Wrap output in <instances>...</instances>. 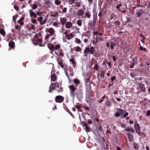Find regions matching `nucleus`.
I'll list each match as a JSON object with an SVG mask.
<instances>
[{
	"mask_svg": "<svg viewBox=\"0 0 150 150\" xmlns=\"http://www.w3.org/2000/svg\"><path fill=\"white\" fill-rule=\"evenodd\" d=\"M58 63L59 65L62 68H63L64 67V65L63 62H58Z\"/></svg>",
	"mask_w": 150,
	"mask_h": 150,
	"instance_id": "nucleus-27",
	"label": "nucleus"
},
{
	"mask_svg": "<svg viewBox=\"0 0 150 150\" xmlns=\"http://www.w3.org/2000/svg\"><path fill=\"white\" fill-rule=\"evenodd\" d=\"M14 8L16 10L18 11L19 10V8L18 7L16 6L15 5L14 6Z\"/></svg>",
	"mask_w": 150,
	"mask_h": 150,
	"instance_id": "nucleus-63",
	"label": "nucleus"
},
{
	"mask_svg": "<svg viewBox=\"0 0 150 150\" xmlns=\"http://www.w3.org/2000/svg\"><path fill=\"white\" fill-rule=\"evenodd\" d=\"M138 57H134L132 59V63L133 64H136L137 63Z\"/></svg>",
	"mask_w": 150,
	"mask_h": 150,
	"instance_id": "nucleus-13",
	"label": "nucleus"
},
{
	"mask_svg": "<svg viewBox=\"0 0 150 150\" xmlns=\"http://www.w3.org/2000/svg\"><path fill=\"white\" fill-rule=\"evenodd\" d=\"M43 19V18L42 16L38 17V20L39 22H41Z\"/></svg>",
	"mask_w": 150,
	"mask_h": 150,
	"instance_id": "nucleus-46",
	"label": "nucleus"
},
{
	"mask_svg": "<svg viewBox=\"0 0 150 150\" xmlns=\"http://www.w3.org/2000/svg\"><path fill=\"white\" fill-rule=\"evenodd\" d=\"M75 49H76L75 51L76 52H79L82 50L81 48L79 46L76 47Z\"/></svg>",
	"mask_w": 150,
	"mask_h": 150,
	"instance_id": "nucleus-22",
	"label": "nucleus"
},
{
	"mask_svg": "<svg viewBox=\"0 0 150 150\" xmlns=\"http://www.w3.org/2000/svg\"><path fill=\"white\" fill-rule=\"evenodd\" d=\"M138 85L140 90L142 92H144L145 90V88L144 85L142 83H139Z\"/></svg>",
	"mask_w": 150,
	"mask_h": 150,
	"instance_id": "nucleus-10",
	"label": "nucleus"
},
{
	"mask_svg": "<svg viewBox=\"0 0 150 150\" xmlns=\"http://www.w3.org/2000/svg\"><path fill=\"white\" fill-rule=\"evenodd\" d=\"M64 69V71H65V73L66 74L67 76L68 79H69V75L68 74V72L67 71V70H66L65 69Z\"/></svg>",
	"mask_w": 150,
	"mask_h": 150,
	"instance_id": "nucleus-42",
	"label": "nucleus"
},
{
	"mask_svg": "<svg viewBox=\"0 0 150 150\" xmlns=\"http://www.w3.org/2000/svg\"><path fill=\"white\" fill-rule=\"evenodd\" d=\"M67 21V19L65 17L60 18V22L62 25H64Z\"/></svg>",
	"mask_w": 150,
	"mask_h": 150,
	"instance_id": "nucleus-8",
	"label": "nucleus"
},
{
	"mask_svg": "<svg viewBox=\"0 0 150 150\" xmlns=\"http://www.w3.org/2000/svg\"><path fill=\"white\" fill-rule=\"evenodd\" d=\"M64 100V97L61 96H58L55 98V101L57 103L62 102Z\"/></svg>",
	"mask_w": 150,
	"mask_h": 150,
	"instance_id": "nucleus-4",
	"label": "nucleus"
},
{
	"mask_svg": "<svg viewBox=\"0 0 150 150\" xmlns=\"http://www.w3.org/2000/svg\"><path fill=\"white\" fill-rule=\"evenodd\" d=\"M126 134L127 136L129 141L130 142H132L134 140L132 135L129 132L127 133Z\"/></svg>",
	"mask_w": 150,
	"mask_h": 150,
	"instance_id": "nucleus-6",
	"label": "nucleus"
},
{
	"mask_svg": "<svg viewBox=\"0 0 150 150\" xmlns=\"http://www.w3.org/2000/svg\"><path fill=\"white\" fill-rule=\"evenodd\" d=\"M75 39L76 40L75 41V42L76 43L79 44L81 42V41L80 39H78L77 38H76Z\"/></svg>",
	"mask_w": 150,
	"mask_h": 150,
	"instance_id": "nucleus-36",
	"label": "nucleus"
},
{
	"mask_svg": "<svg viewBox=\"0 0 150 150\" xmlns=\"http://www.w3.org/2000/svg\"><path fill=\"white\" fill-rule=\"evenodd\" d=\"M111 48L112 49H114V46H115L116 44L114 42L113 43L112 42H111Z\"/></svg>",
	"mask_w": 150,
	"mask_h": 150,
	"instance_id": "nucleus-38",
	"label": "nucleus"
},
{
	"mask_svg": "<svg viewBox=\"0 0 150 150\" xmlns=\"http://www.w3.org/2000/svg\"><path fill=\"white\" fill-rule=\"evenodd\" d=\"M115 24L117 25H119L120 24V22L119 21H116L115 22Z\"/></svg>",
	"mask_w": 150,
	"mask_h": 150,
	"instance_id": "nucleus-48",
	"label": "nucleus"
},
{
	"mask_svg": "<svg viewBox=\"0 0 150 150\" xmlns=\"http://www.w3.org/2000/svg\"><path fill=\"white\" fill-rule=\"evenodd\" d=\"M60 48V45L59 44H57L55 45L54 47V50H59Z\"/></svg>",
	"mask_w": 150,
	"mask_h": 150,
	"instance_id": "nucleus-30",
	"label": "nucleus"
},
{
	"mask_svg": "<svg viewBox=\"0 0 150 150\" xmlns=\"http://www.w3.org/2000/svg\"><path fill=\"white\" fill-rule=\"evenodd\" d=\"M135 65H136V64H133V63H132V64H130V68H133Z\"/></svg>",
	"mask_w": 150,
	"mask_h": 150,
	"instance_id": "nucleus-58",
	"label": "nucleus"
},
{
	"mask_svg": "<svg viewBox=\"0 0 150 150\" xmlns=\"http://www.w3.org/2000/svg\"><path fill=\"white\" fill-rule=\"evenodd\" d=\"M126 18H127L126 23H128L130 21V18L128 17H126Z\"/></svg>",
	"mask_w": 150,
	"mask_h": 150,
	"instance_id": "nucleus-54",
	"label": "nucleus"
},
{
	"mask_svg": "<svg viewBox=\"0 0 150 150\" xmlns=\"http://www.w3.org/2000/svg\"><path fill=\"white\" fill-rule=\"evenodd\" d=\"M29 13L30 14V17H32L33 16L34 17V18H36L37 17V15L34 12L33 10L32 9H30L29 11Z\"/></svg>",
	"mask_w": 150,
	"mask_h": 150,
	"instance_id": "nucleus-7",
	"label": "nucleus"
},
{
	"mask_svg": "<svg viewBox=\"0 0 150 150\" xmlns=\"http://www.w3.org/2000/svg\"><path fill=\"white\" fill-rule=\"evenodd\" d=\"M46 32H48L51 34V35H52L54 34V31L52 28H50L48 31L47 30Z\"/></svg>",
	"mask_w": 150,
	"mask_h": 150,
	"instance_id": "nucleus-11",
	"label": "nucleus"
},
{
	"mask_svg": "<svg viewBox=\"0 0 150 150\" xmlns=\"http://www.w3.org/2000/svg\"><path fill=\"white\" fill-rule=\"evenodd\" d=\"M105 104L108 106H110L111 105V103L109 100H108L106 101Z\"/></svg>",
	"mask_w": 150,
	"mask_h": 150,
	"instance_id": "nucleus-35",
	"label": "nucleus"
},
{
	"mask_svg": "<svg viewBox=\"0 0 150 150\" xmlns=\"http://www.w3.org/2000/svg\"><path fill=\"white\" fill-rule=\"evenodd\" d=\"M120 115V113L118 112H116L115 114V116L116 117H119Z\"/></svg>",
	"mask_w": 150,
	"mask_h": 150,
	"instance_id": "nucleus-40",
	"label": "nucleus"
},
{
	"mask_svg": "<svg viewBox=\"0 0 150 150\" xmlns=\"http://www.w3.org/2000/svg\"><path fill=\"white\" fill-rule=\"evenodd\" d=\"M0 33L4 37L6 35V33L5 30L4 29H1L0 30Z\"/></svg>",
	"mask_w": 150,
	"mask_h": 150,
	"instance_id": "nucleus-18",
	"label": "nucleus"
},
{
	"mask_svg": "<svg viewBox=\"0 0 150 150\" xmlns=\"http://www.w3.org/2000/svg\"><path fill=\"white\" fill-rule=\"evenodd\" d=\"M84 127H85V129H86V132L89 130V128L88 127V125L86 123H84Z\"/></svg>",
	"mask_w": 150,
	"mask_h": 150,
	"instance_id": "nucleus-32",
	"label": "nucleus"
},
{
	"mask_svg": "<svg viewBox=\"0 0 150 150\" xmlns=\"http://www.w3.org/2000/svg\"><path fill=\"white\" fill-rule=\"evenodd\" d=\"M31 21L33 23H36L37 21H36V20L34 19H32L31 20Z\"/></svg>",
	"mask_w": 150,
	"mask_h": 150,
	"instance_id": "nucleus-59",
	"label": "nucleus"
},
{
	"mask_svg": "<svg viewBox=\"0 0 150 150\" xmlns=\"http://www.w3.org/2000/svg\"><path fill=\"white\" fill-rule=\"evenodd\" d=\"M93 20L90 21L88 24V25H90V26H94L96 23V20L95 18V15L94 13V8L93 9Z\"/></svg>",
	"mask_w": 150,
	"mask_h": 150,
	"instance_id": "nucleus-3",
	"label": "nucleus"
},
{
	"mask_svg": "<svg viewBox=\"0 0 150 150\" xmlns=\"http://www.w3.org/2000/svg\"><path fill=\"white\" fill-rule=\"evenodd\" d=\"M106 72V71L105 70L102 71L100 74V76L103 77H104V74Z\"/></svg>",
	"mask_w": 150,
	"mask_h": 150,
	"instance_id": "nucleus-26",
	"label": "nucleus"
},
{
	"mask_svg": "<svg viewBox=\"0 0 150 150\" xmlns=\"http://www.w3.org/2000/svg\"><path fill=\"white\" fill-rule=\"evenodd\" d=\"M74 0H69V5H71L74 3Z\"/></svg>",
	"mask_w": 150,
	"mask_h": 150,
	"instance_id": "nucleus-39",
	"label": "nucleus"
},
{
	"mask_svg": "<svg viewBox=\"0 0 150 150\" xmlns=\"http://www.w3.org/2000/svg\"><path fill=\"white\" fill-rule=\"evenodd\" d=\"M85 15L88 18H89L91 16V14L88 11L86 13H85Z\"/></svg>",
	"mask_w": 150,
	"mask_h": 150,
	"instance_id": "nucleus-31",
	"label": "nucleus"
},
{
	"mask_svg": "<svg viewBox=\"0 0 150 150\" xmlns=\"http://www.w3.org/2000/svg\"><path fill=\"white\" fill-rule=\"evenodd\" d=\"M146 115L148 116L150 115V110H148L146 112Z\"/></svg>",
	"mask_w": 150,
	"mask_h": 150,
	"instance_id": "nucleus-53",
	"label": "nucleus"
},
{
	"mask_svg": "<svg viewBox=\"0 0 150 150\" xmlns=\"http://www.w3.org/2000/svg\"><path fill=\"white\" fill-rule=\"evenodd\" d=\"M69 61L70 62H71L72 64H76V62L75 61L74 59V58L70 59L69 60Z\"/></svg>",
	"mask_w": 150,
	"mask_h": 150,
	"instance_id": "nucleus-28",
	"label": "nucleus"
},
{
	"mask_svg": "<svg viewBox=\"0 0 150 150\" xmlns=\"http://www.w3.org/2000/svg\"><path fill=\"white\" fill-rule=\"evenodd\" d=\"M66 37H67V38L69 40L72 38V37L69 35V34L66 35H65Z\"/></svg>",
	"mask_w": 150,
	"mask_h": 150,
	"instance_id": "nucleus-49",
	"label": "nucleus"
},
{
	"mask_svg": "<svg viewBox=\"0 0 150 150\" xmlns=\"http://www.w3.org/2000/svg\"><path fill=\"white\" fill-rule=\"evenodd\" d=\"M18 17V15H16L15 16H13V21L14 22H16V18Z\"/></svg>",
	"mask_w": 150,
	"mask_h": 150,
	"instance_id": "nucleus-43",
	"label": "nucleus"
},
{
	"mask_svg": "<svg viewBox=\"0 0 150 150\" xmlns=\"http://www.w3.org/2000/svg\"><path fill=\"white\" fill-rule=\"evenodd\" d=\"M58 15V13L56 12L54 14L51 15V16L52 17H56Z\"/></svg>",
	"mask_w": 150,
	"mask_h": 150,
	"instance_id": "nucleus-44",
	"label": "nucleus"
},
{
	"mask_svg": "<svg viewBox=\"0 0 150 150\" xmlns=\"http://www.w3.org/2000/svg\"><path fill=\"white\" fill-rule=\"evenodd\" d=\"M90 52V48H89L86 47L85 49L83 51V53L85 54H86L87 52Z\"/></svg>",
	"mask_w": 150,
	"mask_h": 150,
	"instance_id": "nucleus-25",
	"label": "nucleus"
},
{
	"mask_svg": "<svg viewBox=\"0 0 150 150\" xmlns=\"http://www.w3.org/2000/svg\"><path fill=\"white\" fill-rule=\"evenodd\" d=\"M122 6V4H118L117 5V6H116V8L119 11H121V10L120 8Z\"/></svg>",
	"mask_w": 150,
	"mask_h": 150,
	"instance_id": "nucleus-33",
	"label": "nucleus"
},
{
	"mask_svg": "<svg viewBox=\"0 0 150 150\" xmlns=\"http://www.w3.org/2000/svg\"><path fill=\"white\" fill-rule=\"evenodd\" d=\"M114 16V15L113 14H112L110 15V19L111 20H113Z\"/></svg>",
	"mask_w": 150,
	"mask_h": 150,
	"instance_id": "nucleus-61",
	"label": "nucleus"
},
{
	"mask_svg": "<svg viewBox=\"0 0 150 150\" xmlns=\"http://www.w3.org/2000/svg\"><path fill=\"white\" fill-rule=\"evenodd\" d=\"M38 7L37 5L36 4H33V6L32 7V8L33 9H35L36 8H37Z\"/></svg>",
	"mask_w": 150,
	"mask_h": 150,
	"instance_id": "nucleus-45",
	"label": "nucleus"
},
{
	"mask_svg": "<svg viewBox=\"0 0 150 150\" xmlns=\"http://www.w3.org/2000/svg\"><path fill=\"white\" fill-rule=\"evenodd\" d=\"M125 130L126 131L130 132H134V130L133 129H132V128H129V127H126L125 129Z\"/></svg>",
	"mask_w": 150,
	"mask_h": 150,
	"instance_id": "nucleus-15",
	"label": "nucleus"
},
{
	"mask_svg": "<svg viewBox=\"0 0 150 150\" xmlns=\"http://www.w3.org/2000/svg\"><path fill=\"white\" fill-rule=\"evenodd\" d=\"M141 12H140V13H136V14L137 15V16L138 17H140V15H141Z\"/></svg>",
	"mask_w": 150,
	"mask_h": 150,
	"instance_id": "nucleus-62",
	"label": "nucleus"
},
{
	"mask_svg": "<svg viewBox=\"0 0 150 150\" xmlns=\"http://www.w3.org/2000/svg\"><path fill=\"white\" fill-rule=\"evenodd\" d=\"M54 84V83L51 84L50 86V87H51V90H54L55 89L54 87L52 86V85H53Z\"/></svg>",
	"mask_w": 150,
	"mask_h": 150,
	"instance_id": "nucleus-57",
	"label": "nucleus"
},
{
	"mask_svg": "<svg viewBox=\"0 0 150 150\" xmlns=\"http://www.w3.org/2000/svg\"><path fill=\"white\" fill-rule=\"evenodd\" d=\"M90 79L89 78L85 79V84L86 85H88V83L90 84Z\"/></svg>",
	"mask_w": 150,
	"mask_h": 150,
	"instance_id": "nucleus-23",
	"label": "nucleus"
},
{
	"mask_svg": "<svg viewBox=\"0 0 150 150\" xmlns=\"http://www.w3.org/2000/svg\"><path fill=\"white\" fill-rule=\"evenodd\" d=\"M74 82L75 84H78L79 83L80 81L79 79H76L74 80Z\"/></svg>",
	"mask_w": 150,
	"mask_h": 150,
	"instance_id": "nucleus-34",
	"label": "nucleus"
},
{
	"mask_svg": "<svg viewBox=\"0 0 150 150\" xmlns=\"http://www.w3.org/2000/svg\"><path fill=\"white\" fill-rule=\"evenodd\" d=\"M67 8L66 7L64 8L62 10V11L64 13L67 12Z\"/></svg>",
	"mask_w": 150,
	"mask_h": 150,
	"instance_id": "nucleus-60",
	"label": "nucleus"
},
{
	"mask_svg": "<svg viewBox=\"0 0 150 150\" xmlns=\"http://www.w3.org/2000/svg\"><path fill=\"white\" fill-rule=\"evenodd\" d=\"M18 22L21 25H23L24 24V22H21V20H18Z\"/></svg>",
	"mask_w": 150,
	"mask_h": 150,
	"instance_id": "nucleus-51",
	"label": "nucleus"
},
{
	"mask_svg": "<svg viewBox=\"0 0 150 150\" xmlns=\"http://www.w3.org/2000/svg\"><path fill=\"white\" fill-rule=\"evenodd\" d=\"M69 87L70 90V96L74 98L76 96V94L75 93L76 88L73 85L69 86Z\"/></svg>",
	"mask_w": 150,
	"mask_h": 150,
	"instance_id": "nucleus-1",
	"label": "nucleus"
},
{
	"mask_svg": "<svg viewBox=\"0 0 150 150\" xmlns=\"http://www.w3.org/2000/svg\"><path fill=\"white\" fill-rule=\"evenodd\" d=\"M125 113L124 115V118H125V117L128 115V112H127L126 111H125Z\"/></svg>",
	"mask_w": 150,
	"mask_h": 150,
	"instance_id": "nucleus-55",
	"label": "nucleus"
},
{
	"mask_svg": "<svg viewBox=\"0 0 150 150\" xmlns=\"http://www.w3.org/2000/svg\"><path fill=\"white\" fill-rule=\"evenodd\" d=\"M56 76L55 74L52 75L51 76V80L53 81H54L56 79Z\"/></svg>",
	"mask_w": 150,
	"mask_h": 150,
	"instance_id": "nucleus-14",
	"label": "nucleus"
},
{
	"mask_svg": "<svg viewBox=\"0 0 150 150\" xmlns=\"http://www.w3.org/2000/svg\"><path fill=\"white\" fill-rule=\"evenodd\" d=\"M95 52V50L93 47H91L90 49V52L91 54H93Z\"/></svg>",
	"mask_w": 150,
	"mask_h": 150,
	"instance_id": "nucleus-16",
	"label": "nucleus"
},
{
	"mask_svg": "<svg viewBox=\"0 0 150 150\" xmlns=\"http://www.w3.org/2000/svg\"><path fill=\"white\" fill-rule=\"evenodd\" d=\"M94 68L97 71H98L99 69L98 66L97 64H96L94 66Z\"/></svg>",
	"mask_w": 150,
	"mask_h": 150,
	"instance_id": "nucleus-47",
	"label": "nucleus"
},
{
	"mask_svg": "<svg viewBox=\"0 0 150 150\" xmlns=\"http://www.w3.org/2000/svg\"><path fill=\"white\" fill-rule=\"evenodd\" d=\"M58 25V23L57 22H54L53 23V25L55 27H57V25Z\"/></svg>",
	"mask_w": 150,
	"mask_h": 150,
	"instance_id": "nucleus-56",
	"label": "nucleus"
},
{
	"mask_svg": "<svg viewBox=\"0 0 150 150\" xmlns=\"http://www.w3.org/2000/svg\"><path fill=\"white\" fill-rule=\"evenodd\" d=\"M77 13L79 16H81L83 15L84 11L82 9H80L78 11Z\"/></svg>",
	"mask_w": 150,
	"mask_h": 150,
	"instance_id": "nucleus-12",
	"label": "nucleus"
},
{
	"mask_svg": "<svg viewBox=\"0 0 150 150\" xmlns=\"http://www.w3.org/2000/svg\"><path fill=\"white\" fill-rule=\"evenodd\" d=\"M72 25L71 22L68 21L65 24V27L69 29L71 27Z\"/></svg>",
	"mask_w": 150,
	"mask_h": 150,
	"instance_id": "nucleus-9",
	"label": "nucleus"
},
{
	"mask_svg": "<svg viewBox=\"0 0 150 150\" xmlns=\"http://www.w3.org/2000/svg\"><path fill=\"white\" fill-rule=\"evenodd\" d=\"M112 59L114 61H116L117 60V59L116 58L115 56H112Z\"/></svg>",
	"mask_w": 150,
	"mask_h": 150,
	"instance_id": "nucleus-64",
	"label": "nucleus"
},
{
	"mask_svg": "<svg viewBox=\"0 0 150 150\" xmlns=\"http://www.w3.org/2000/svg\"><path fill=\"white\" fill-rule=\"evenodd\" d=\"M134 127L136 133L139 134L140 133V127L139 124L137 123H136L135 122L134 124Z\"/></svg>",
	"mask_w": 150,
	"mask_h": 150,
	"instance_id": "nucleus-5",
	"label": "nucleus"
},
{
	"mask_svg": "<svg viewBox=\"0 0 150 150\" xmlns=\"http://www.w3.org/2000/svg\"><path fill=\"white\" fill-rule=\"evenodd\" d=\"M81 1H80L79 2H74L75 5H74L75 6H77L78 7H79L80 6L81 4Z\"/></svg>",
	"mask_w": 150,
	"mask_h": 150,
	"instance_id": "nucleus-17",
	"label": "nucleus"
},
{
	"mask_svg": "<svg viewBox=\"0 0 150 150\" xmlns=\"http://www.w3.org/2000/svg\"><path fill=\"white\" fill-rule=\"evenodd\" d=\"M76 94L77 98L80 100L83 98V90L82 88H79L77 90Z\"/></svg>",
	"mask_w": 150,
	"mask_h": 150,
	"instance_id": "nucleus-2",
	"label": "nucleus"
},
{
	"mask_svg": "<svg viewBox=\"0 0 150 150\" xmlns=\"http://www.w3.org/2000/svg\"><path fill=\"white\" fill-rule=\"evenodd\" d=\"M133 147L134 149H139V146L138 144L134 142H133Z\"/></svg>",
	"mask_w": 150,
	"mask_h": 150,
	"instance_id": "nucleus-21",
	"label": "nucleus"
},
{
	"mask_svg": "<svg viewBox=\"0 0 150 150\" xmlns=\"http://www.w3.org/2000/svg\"><path fill=\"white\" fill-rule=\"evenodd\" d=\"M82 21L80 19L77 21L76 23L79 26H81L82 25Z\"/></svg>",
	"mask_w": 150,
	"mask_h": 150,
	"instance_id": "nucleus-24",
	"label": "nucleus"
},
{
	"mask_svg": "<svg viewBox=\"0 0 150 150\" xmlns=\"http://www.w3.org/2000/svg\"><path fill=\"white\" fill-rule=\"evenodd\" d=\"M116 79V77L115 76H113L111 78V83L112 82V81Z\"/></svg>",
	"mask_w": 150,
	"mask_h": 150,
	"instance_id": "nucleus-50",
	"label": "nucleus"
},
{
	"mask_svg": "<svg viewBox=\"0 0 150 150\" xmlns=\"http://www.w3.org/2000/svg\"><path fill=\"white\" fill-rule=\"evenodd\" d=\"M9 46L10 47H13L15 46V43L14 42H9Z\"/></svg>",
	"mask_w": 150,
	"mask_h": 150,
	"instance_id": "nucleus-19",
	"label": "nucleus"
},
{
	"mask_svg": "<svg viewBox=\"0 0 150 150\" xmlns=\"http://www.w3.org/2000/svg\"><path fill=\"white\" fill-rule=\"evenodd\" d=\"M48 47L51 52H52L54 50V47L53 45H52L50 46H48Z\"/></svg>",
	"mask_w": 150,
	"mask_h": 150,
	"instance_id": "nucleus-20",
	"label": "nucleus"
},
{
	"mask_svg": "<svg viewBox=\"0 0 150 150\" xmlns=\"http://www.w3.org/2000/svg\"><path fill=\"white\" fill-rule=\"evenodd\" d=\"M63 91V88L62 87H61L59 89H57V91L58 92H62Z\"/></svg>",
	"mask_w": 150,
	"mask_h": 150,
	"instance_id": "nucleus-52",
	"label": "nucleus"
},
{
	"mask_svg": "<svg viewBox=\"0 0 150 150\" xmlns=\"http://www.w3.org/2000/svg\"><path fill=\"white\" fill-rule=\"evenodd\" d=\"M47 21V19H45L42 21L41 22H40V24L41 25H42L44 24H45L46 23Z\"/></svg>",
	"mask_w": 150,
	"mask_h": 150,
	"instance_id": "nucleus-37",
	"label": "nucleus"
},
{
	"mask_svg": "<svg viewBox=\"0 0 150 150\" xmlns=\"http://www.w3.org/2000/svg\"><path fill=\"white\" fill-rule=\"evenodd\" d=\"M54 3L55 4L57 5H60L61 3V1H59V0H55Z\"/></svg>",
	"mask_w": 150,
	"mask_h": 150,
	"instance_id": "nucleus-29",
	"label": "nucleus"
},
{
	"mask_svg": "<svg viewBox=\"0 0 150 150\" xmlns=\"http://www.w3.org/2000/svg\"><path fill=\"white\" fill-rule=\"evenodd\" d=\"M139 50H142V51L143 50V51H145L146 49L144 47L142 46H140L139 47Z\"/></svg>",
	"mask_w": 150,
	"mask_h": 150,
	"instance_id": "nucleus-41",
	"label": "nucleus"
}]
</instances>
